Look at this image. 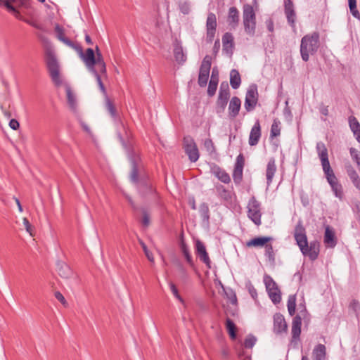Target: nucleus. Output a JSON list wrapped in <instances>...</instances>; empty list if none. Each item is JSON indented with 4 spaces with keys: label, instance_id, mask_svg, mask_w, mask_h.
<instances>
[{
    "label": "nucleus",
    "instance_id": "nucleus-1",
    "mask_svg": "<svg viewBox=\"0 0 360 360\" xmlns=\"http://www.w3.org/2000/svg\"><path fill=\"white\" fill-rule=\"evenodd\" d=\"M72 49L77 52L87 69L95 75L101 91L105 94V89L99 73L105 74L106 66L98 47H96V54L94 50L90 48L87 49L84 53L82 46L78 44H76Z\"/></svg>",
    "mask_w": 360,
    "mask_h": 360
},
{
    "label": "nucleus",
    "instance_id": "nucleus-2",
    "mask_svg": "<svg viewBox=\"0 0 360 360\" xmlns=\"http://www.w3.org/2000/svg\"><path fill=\"white\" fill-rule=\"evenodd\" d=\"M294 237L302 253L308 257L311 260H315L319 253V243L312 241L309 245L303 226L299 223L295 229Z\"/></svg>",
    "mask_w": 360,
    "mask_h": 360
},
{
    "label": "nucleus",
    "instance_id": "nucleus-3",
    "mask_svg": "<svg viewBox=\"0 0 360 360\" xmlns=\"http://www.w3.org/2000/svg\"><path fill=\"white\" fill-rule=\"evenodd\" d=\"M319 47V34L314 32L304 36L301 40L300 53L304 61H308L310 55L314 54Z\"/></svg>",
    "mask_w": 360,
    "mask_h": 360
},
{
    "label": "nucleus",
    "instance_id": "nucleus-4",
    "mask_svg": "<svg viewBox=\"0 0 360 360\" xmlns=\"http://www.w3.org/2000/svg\"><path fill=\"white\" fill-rule=\"evenodd\" d=\"M316 151L321 160L323 171L325 174L327 181L330 186H333L339 183L337 177L335 176L328 160V150L326 145L323 142H318L316 143Z\"/></svg>",
    "mask_w": 360,
    "mask_h": 360
},
{
    "label": "nucleus",
    "instance_id": "nucleus-5",
    "mask_svg": "<svg viewBox=\"0 0 360 360\" xmlns=\"http://www.w3.org/2000/svg\"><path fill=\"white\" fill-rule=\"evenodd\" d=\"M45 59L53 82L56 86L61 85L63 81L60 75L59 64L55 51L51 46L46 49Z\"/></svg>",
    "mask_w": 360,
    "mask_h": 360
},
{
    "label": "nucleus",
    "instance_id": "nucleus-6",
    "mask_svg": "<svg viewBox=\"0 0 360 360\" xmlns=\"http://www.w3.org/2000/svg\"><path fill=\"white\" fill-rule=\"evenodd\" d=\"M243 23L245 33L253 36L256 29V15L250 4H245L243 7Z\"/></svg>",
    "mask_w": 360,
    "mask_h": 360
},
{
    "label": "nucleus",
    "instance_id": "nucleus-7",
    "mask_svg": "<svg viewBox=\"0 0 360 360\" xmlns=\"http://www.w3.org/2000/svg\"><path fill=\"white\" fill-rule=\"evenodd\" d=\"M248 217L257 226L261 224V210L260 203L252 197L248 204Z\"/></svg>",
    "mask_w": 360,
    "mask_h": 360
},
{
    "label": "nucleus",
    "instance_id": "nucleus-8",
    "mask_svg": "<svg viewBox=\"0 0 360 360\" xmlns=\"http://www.w3.org/2000/svg\"><path fill=\"white\" fill-rule=\"evenodd\" d=\"M264 282L269 297L274 303H278L281 301V293L276 282L269 276L265 275Z\"/></svg>",
    "mask_w": 360,
    "mask_h": 360
},
{
    "label": "nucleus",
    "instance_id": "nucleus-9",
    "mask_svg": "<svg viewBox=\"0 0 360 360\" xmlns=\"http://www.w3.org/2000/svg\"><path fill=\"white\" fill-rule=\"evenodd\" d=\"M184 148L191 162H196L200 156L199 150L193 139L187 136L184 139Z\"/></svg>",
    "mask_w": 360,
    "mask_h": 360
},
{
    "label": "nucleus",
    "instance_id": "nucleus-10",
    "mask_svg": "<svg viewBox=\"0 0 360 360\" xmlns=\"http://www.w3.org/2000/svg\"><path fill=\"white\" fill-rule=\"evenodd\" d=\"M258 101V92L257 87L255 84L250 85L248 89L245 100V108L248 112H250L254 110Z\"/></svg>",
    "mask_w": 360,
    "mask_h": 360
},
{
    "label": "nucleus",
    "instance_id": "nucleus-11",
    "mask_svg": "<svg viewBox=\"0 0 360 360\" xmlns=\"http://www.w3.org/2000/svg\"><path fill=\"white\" fill-rule=\"evenodd\" d=\"M211 57L210 56H206L201 63L198 76V84L200 86H205L211 68Z\"/></svg>",
    "mask_w": 360,
    "mask_h": 360
},
{
    "label": "nucleus",
    "instance_id": "nucleus-12",
    "mask_svg": "<svg viewBox=\"0 0 360 360\" xmlns=\"http://www.w3.org/2000/svg\"><path fill=\"white\" fill-rule=\"evenodd\" d=\"M137 217L142 228H148L152 219L151 209L148 206L140 207L138 210Z\"/></svg>",
    "mask_w": 360,
    "mask_h": 360
},
{
    "label": "nucleus",
    "instance_id": "nucleus-13",
    "mask_svg": "<svg viewBox=\"0 0 360 360\" xmlns=\"http://www.w3.org/2000/svg\"><path fill=\"white\" fill-rule=\"evenodd\" d=\"M285 14L288 20V22L295 32V20L296 13L294 9V6L291 0H285Z\"/></svg>",
    "mask_w": 360,
    "mask_h": 360
},
{
    "label": "nucleus",
    "instance_id": "nucleus-14",
    "mask_svg": "<svg viewBox=\"0 0 360 360\" xmlns=\"http://www.w3.org/2000/svg\"><path fill=\"white\" fill-rule=\"evenodd\" d=\"M140 174L136 168V188L144 195H153V188L150 182L146 179H141Z\"/></svg>",
    "mask_w": 360,
    "mask_h": 360
},
{
    "label": "nucleus",
    "instance_id": "nucleus-15",
    "mask_svg": "<svg viewBox=\"0 0 360 360\" xmlns=\"http://www.w3.org/2000/svg\"><path fill=\"white\" fill-rule=\"evenodd\" d=\"M287 323L283 316L281 314H276L274 316V332L276 334L286 333Z\"/></svg>",
    "mask_w": 360,
    "mask_h": 360
},
{
    "label": "nucleus",
    "instance_id": "nucleus-16",
    "mask_svg": "<svg viewBox=\"0 0 360 360\" xmlns=\"http://www.w3.org/2000/svg\"><path fill=\"white\" fill-rule=\"evenodd\" d=\"M207 37L210 41H212L217 27V18L213 13H209L207 15Z\"/></svg>",
    "mask_w": 360,
    "mask_h": 360
},
{
    "label": "nucleus",
    "instance_id": "nucleus-17",
    "mask_svg": "<svg viewBox=\"0 0 360 360\" xmlns=\"http://www.w3.org/2000/svg\"><path fill=\"white\" fill-rule=\"evenodd\" d=\"M241 107V101L237 96H233L229 104V117L231 119L235 118L239 114Z\"/></svg>",
    "mask_w": 360,
    "mask_h": 360
},
{
    "label": "nucleus",
    "instance_id": "nucleus-18",
    "mask_svg": "<svg viewBox=\"0 0 360 360\" xmlns=\"http://www.w3.org/2000/svg\"><path fill=\"white\" fill-rule=\"evenodd\" d=\"M260 136L261 127L259 120H257L250 133L249 144L252 146L257 145L259 141Z\"/></svg>",
    "mask_w": 360,
    "mask_h": 360
},
{
    "label": "nucleus",
    "instance_id": "nucleus-19",
    "mask_svg": "<svg viewBox=\"0 0 360 360\" xmlns=\"http://www.w3.org/2000/svg\"><path fill=\"white\" fill-rule=\"evenodd\" d=\"M55 32L56 38L66 46L73 49L76 45L77 43L72 41L65 37L64 28L58 24L55 25Z\"/></svg>",
    "mask_w": 360,
    "mask_h": 360
},
{
    "label": "nucleus",
    "instance_id": "nucleus-20",
    "mask_svg": "<svg viewBox=\"0 0 360 360\" xmlns=\"http://www.w3.org/2000/svg\"><path fill=\"white\" fill-rule=\"evenodd\" d=\"M57 271L60 277L68 279L73 276L71 268L63 261H58L56 263Z\"/></svg>",
    "mask_w": 360,
    "mask_h": 360
},
{
    "label": "nucleus",
    "instance_id": "nucleus-21",
    "mask_svg": "<svg viewBox=\"0 0 360 360\" xmlns=\"http://www.w3.org/2000/svg\"><path fill=\"white\" fill-rule=\"evenodd\" d=\"M197 254L201 261H202L208 267H210V259L206 251L204 244L198 240L195 244Z\"/></svg>",
    "mask_w": 360,
    "mask_h": 360
},
{
    "label": "nucleus",
    "instance_id": "nucleus-22",
    "mask_svg": "<svg viewBox=\"0 0 360 360\" xmlns=\"http://www.w3.org/2000/svg\"><path fill=\"white\" fill-rule=\"evenodd\" d=\"M302 319L299 316L294 317L292 323V342L297 341L301 333Z\"/></svg>",
    "mask_w": 360,
    "mask_h": 360
},
{
    "label": "nucleus",
    "instance_id": "nucleus-23",
    "mask_svg": "<svg viewBox=\"0 0 360 360\" xmlns=\"http://www.w3.org/2000/svg\"><path fill=\"white\" fill-rule=\"evenodd\" d=\"M227 21L229 26L235 29L239 22V12L236 7H231L229 11Z\"/></svg>",
    "mask_w": 360,
    "mask_h": 360
},
{
    "label": "nucleus",
    "instance_id": "nucleus-24",
    "mask_svg": "<svg viewBox=\"0 0 360 360\" xmlns=\"http://www.w3.org/2000/svg\"><path fill=\"white\" fill-rule=\"evenodd\" d=\"M174 56L175 60L179 63H184L186 60V56L184 53L183 48L179 41L177 40L174 43Z\"/></svg>",
    "mask_w": 360,
    "mask_h": 360
},
{
    "label": "nucleus",
    "instance_id": "nucleus-25",
    "mask_svg": "<svg viewBox=\"0 0 360 360\" xmlns=\"http://www.w3.org/2000/svg\"><path fill=\"white\" fill-rule=\"evenodd\" d=\"M313 360H326V347L322 344L317 345L312 352Z\"/></svg>",
    "mask_w": 360,
    "mask_h": 360
},
{
    "label": "nucleus",
    "instance_id": "nucleus-26",
    "mask_svg": "<svg viewBox=\"0 0 360 360\" xmlns=\"http://www.w3.org/2000/svg\"><path fill=\"white\" fill-rule=\"evenodd\" d=\"M230 94L219 92L218 99L217 101V112H223L227 105Z\"/></svg>",
    "mask_w": 360,
    "mask_h": 360
},
{
    "label": "nucleus",
    "instance_id": "nucleus-27",
    "mask_svg": "<svg viewBox=\"0 0 360 360\" xmlns=\"http://www.w3.org/2000/svg\"><path fill=\"white\" fill-rule=\"evenodd\" d=\"M276 166L275 160L274 158H271L269 160L267 166H266V176L267 180V185L269 186L271 183L272 182L273 177L276 173Z\"/></svg>",
    "mask_w": 360,
    "mask_h": 360
},
{
    "label": "nucleus",
    "instance_id": "nucleus-28",
    "mask_svg": "<svg viewBox=\"0 0 360 360\" xmlns=\"http://www.w3.org/2000/svg\"><path fill=\"white\" fill-rule=\"evenodd\" d=\"M271 240V237H257L246 243L248 247H264Z\"/></svg>",
    "mask_w": 360,
    "mask_h": 360
},
{
    "label": "nucleus",
    "instance_id": "nucleus-29",
    "mask_svg": "<svg viewBox=\"0 0 360 360\" xmlns=\"http://www.w3.org/2000/svg\"><path fill=\"white\" fill-rule=\"evenodd\" d=\"M212 172L214 174V175L223 183L228 184L230 182L231 179L229 175L220 167L215 166L212 169Z\"/></svg>",
    "mask_w": 360,
    "mask_h": 360
},
{
    "label": "nucleus",
    "instance_id": "nucleus-30",
    "mask_svg": "<svg viewBox=\"0 0 360 360\" xmlns=\"http://www.w3.org/2000/svg\"><path fill=\"white\" fill-rule=\"evenodd\" d=\"M65 90L68 105L72 111L75 112L77 107L76 96L70 86H67Z\"/></svg>",
    "mask_w": 360,
    "mask_h": 360
},
{
    "label": "nucleus",
    "instance_id": "nucleus-31",
    "mask_svg": "<svg viewBox=\"0 0 360 360\" xmlns=\"http://www.w3.org/2000/svg\"><path fill=\"white\" fill-rule=\"evenodd\" d=\"M324 243L327 246L330 248L335 247L336 244L334 232L330 229L329 226H327L325 230Z\"/></svg>",
    "mask_w": 360,
    "mask_h": 360
},
{
    "label": "nucleus",
    "instance_id": "nucleus-32",
    "mask_svg": "<svg viewBox=\"0 0 360 360\" xmlns=\"http://www.w3.org/2000/svg\"><path fill=\"white\" fill-rule=\"evenodd\" d=\"M347 173L354 186L360 190V178L355 169L351 165L347 167Z\"/></svg>",
    "mask_w": 360,
    "mask_h": 360
},
{
    "label": "nucleus",
    "instance_id": "nucleus-33",
    "mask_svg": "<svg viewBox=\"0 0 360 360\" xmlns=\"http://www.w3.org/2000/svg\"><path fill=\"white\" fill-rule=\"evenodd\" d=\"M241 83L240 75L238 70L233 69L230 72V84L234 89H237Z\"/></svg>",
    "mask_w": 360,
    "mask_h": 360
},
{
    "label": "nucleus",
    "instance_id": "nucleus-34",
    "mask_svg": "<svg viewBox=\"0 0 360 360\" xmlns=\"http://www.w3.org/2000/svg\"><path fill=\"white\" fill-rule=\"evenodd\" d=\"M218 84V77L214 76V71L212 72L211 79L209 83L207 94L209 96H212L214 95Z\"/></svg>",
    "mask_w": 360,
    "mask_h": 360
},
{
    "label": "nucleus",
    "instance_id": "nucleus-35",
    "mask_svg": "<svg viewBox=\"0 0 360 360\" xmlns=\"http://www.w3.org/2000/svg\"><path fill=\"white\" fill-rule=\"evenodd\" d=\"M226 328L231 339L236 338V328L235 323L229 317L226 318Z\"/></svg>",
    "mask_w": 360,
    "mask_h": 360
},
{
    "label": "nucleus",
    "instance_id": "nucleus-36",
    "mask_svg": "<svg viewBox=\"0 0 360 360\" xmlns=\"http://www.w3.org/2000/svg\"><path fill=\"white\" fill-rule=\"evenodd\" d=\"M222 44L224 49L232 48L233 37L231 33L226 32L222 37Z\"/></svg>",
    "mask_w": 360,
    "mask_h": 360
},
{
    "label": "nucleus",
    "instance_id": "nucleus-37",
    "mask_svg": "<svg viewBox=\"0 0 360 360\" xmlns=\"http://www.w3.org/2000/svg\"><path fill=\"white\" fill-rule=\"evenodd\" d=\"M281 133V122L277 119L274 120L273 124L271 127V137H276Z\"/></svg>",
    "mask_w": 360,
    "mask_h": 360
},
{
    "label": "nucleus",
    "instance_id": "nucleus-38",
    "mask_svg": "<svg viewBox=\"0 0 360 360\" xmlns=\"http://www.w3.org/2000/svg\"><path fill=\"white\" fill-rule=\"evenodd\" d=\"M330 187L335 197L338 198L340 200H342L344 194L342 185L340 183H337Z\"/></svg>",
    "mask_w": 360,
    "mask_h": 360
},
{
    "label": "nucleus",
    "instance_id": "nucleus-39",
    "mask_svg": "<svg viewBox=\"0 0 360 360\" xmlns=\"http://www.w3.org/2000/svg\"><path fill=\"white\" fill-rule=\"evenodd\" d=\"M287 306L289 314L292 316L295 314L296 307V299L295 295L289 297Z\"/></svg>",
    "mask_w": 360,
    "mask_h": 360
},
{
    "label": "nucleus",
    "instance_id": "nucleus-40",
    "mask_svg": "<svg viewBox=\"0 0 360 360\" xmlns=\"http://www.w3.org/2000/svg\"><path fill=\"white\" fill-rule=\"evenodd\" d=\"M349 7L352 15L357 18L360 19V13L356 8V0H348Z\"/></svg>",
    "mask_w": 360,
    "mask_h": 360
},
{
    "label": "nucleus",
    "instance_id": "nucleus-41",
    "mask_svg": "<svg viewBox=\"0 0 360 360\" xmlns=\"http://www.w3.org/2000/svg\"><path fill=\"white\" fill-rule=\"evenodd\" d=\"M105 107L107 110L110 114L111 117L115 120L117 118V112L115 108L108 97H106L105 98Z\"/></svg>",
    "mask_w": 360,
    "mask_h": 360
},
{
    "label": "nucleus",
    "instance_id": "nucleus-42",
    "mask_svg": "<svg viewBox=\"0 0 360 360\" xmlns=\"http://www.w3.org/2000/svg\"><path fill=\"white\" fill-rule=\"evenodd\" d=\"M199 212L204 220L209 219V207L207 204L202 203L200 205Z\"/></svg>",
    "mask_w": 360,
    "mask_h": 360
},
{
    "label": "nucleus",
    "instance_id": "nucleus-43",
    "mask_svg": "<svg viewBox=\"0 0 360 360\" xmlns=\"http://www.w3.org/2000/svg\"><path fill=\"white\" fill-rule=\"evenodd\" d=\"M265 256L268 257L269 260L271 262L274 261V253L273 250V247L271 244H266L265 246Z\"/></svg>",
    "mask_w": 360,
    "mask_h": 360
},
{
    "label": "nucleus",
    "instance_id": "nucleus-44",
    "mask_svg": "<svg viewBox=\"0 0 360 360\" xmlns=\"http://www.w3.org/2000/svg\"><path fill=\"white\" fill-rule=\"evenodd\" d=\"M349 152H350L352 158L353 159V160H354L356 162V164L360 169V153H359V152L356 148H351L349 150Z\"/></svg>",
    "mask_w": 360,
    "mask_h": 360
},
{
    "label": "nucleus",
    "instance_id": "nucleus-45",
    "mask_svg": "<svg viewBox=\"0 0 360 360\" xmlns=\"http://www.w3.org/2000/svg\"><path fill=\"white\" fill-rule=\"evenodd\" d=\"M349 123L352 132L360 129V124L355 117H349Z\"/></svg>",
    "mask_w": 360,
    "mask_h": 360
},
{
    "label": "nucleus",
    "instance_id": "nucleus-46",
    "mask_svg": "<svg viewBox=\"0 0 360 360\" xmlns=\"http://www.w3.org/2000/svg\"><path fill=\"white\" fill-rule=\"evenodd\" d=\"M243 176V169L234 167L233 178L236 183H240Z\"/></svg>",
    "mask_w": 360,
    "mask_h": 360
},
{
    "label": "nucleus",
    "instance_id": "nucleus-47",
    "mask_svg": "<svg viewBox=\"0 0 360 360\" xmlns=\"http://www.w3.org/2000/svg\"><path fill=\"white\" fill-rule=\"evenodd\" d=\"M170 290L173 294V295L181 302L184 303V299L181 297L179 293L178 289L176 285L173 283H169Z\"/></svg>",
    "mask_w": 360,
    "mask_h": 360
},
{
    "label": "nucleus",
    "instance_id": "nucleus-48",
    "mask_svg": "<svg viewBox=\"0 0 360 360\" xmlns=\"http://www.w3.org/2000/svg\"><path fill=\"white\" fill-rule=\"evenodd\" d=\"M2 2L1 5L4 6L9 11L13 12L16 15L18 14L15 8L11 5V3H14L13 1L11 0H4Z\"/></svg>",
    "mask_w": 360,
    "mask_h": 360
},
{
    "label": "nucleus",
    "instance_id": "nucleus-49",
    "mask_svg": "<svg viewBox=\"0 0 360 360\" xmlns=\"http://www.w3.org/2000/svg\"><path fill=\"white\" fill-rule=\"evenodd\" d=\"M181 12L184 14L189 13L191 11V6L188 2H181L179 4Z\"/></svg>",
    "mask_w": 360,
    "mask_h": 360
},
{
    "label": "nucleus",
    "instance_id": "nucleus-50",
    "mask_svg": "<svg viewBox=\"0 0 360 360\" xmlns=\"http://www.w3.org/2000/svg\"><path fill=\"white\" fill-rule=\"evenodd\" d=\"M204 146L210 153H212L215 150L214 143L211 139H206L204 141Z\"/></svg>",
    "mask_w": 360,
    "mask_h": 360
},
{
    "label": "nucleus",
    "instance_id": "nucleus-51",
    "mask_svg": "<svg viewBox=\"0 0 360 360\" xmlns=\"http://www.w3.org/2000/svg\"><path fill=\"white\" fill-rule=\"evenodd\" d=\"M256 342V338L253 336H248L244 342V345L247 348H251Z\"/></svg>",
    "mask_w": 360,
    "mask_h": 360
},
{
    "label": "nucleus",
    "instance_id": "nucleus-52",
    "mask_svg": "<svg viewBox=\"0 0 360 360\" xmlns=\"http://www.w3.org/2000/svg\"><path fill=\"white\" fill-rule=\"evenodd\" d=\"M244 163H245V160H244L243 155L242 154H240L239 155H238V157L236 158L235 167L240 168V169H243Z\"/></svg>",
    "mask_w": 360,
    "mask_h": 360
},
{
    "label": "nucleus",
    "instance_id": "nucleus-53",
    "mask_svg": "<svg viewBox=\"0 0 360 360\" xmlns=\"http://www.w3.org/2000/svg\"><path fill=\"white\" fill-rule=\"evenodd\" d=\"M182 251H183V253H184V256L186 257V259L187 262L188 264H190L191 265H192V264H193V262H192V257L190 255L189 252H188L187 248L185 245L182 246Z\"/></svg>",
    "mask_w": 360,
    "mask_h": 360
},
{
    "label": "nucleus",
    "instance_id": "nucleus-54",
    "mask_svg": "<svg viewBox=\"0 0 360 360\" xmlns=\"http://www.w3.org/2000/svg\"><path fill=\"white\" fill-rule=\"evenodd\" d=\"M130 161H131V167H132L131 172L130 174V179H131V182H135V160L132 157H131Z\"/></svg>",
    "mask_w": 360,
    "mask_h": 360
},
{
    "label": "nucleus",
    "instance_id": "nucleus-55",
    "mask_svg": "<svg viewBox=\"0 0 360 360\" xmlns=\"http://www.w3.org/2000/svg\"><path fill=\"white\" fill-rule=\"evenodd\" d=\"M55 297L64 306L68 304L64 296L60 292H55Z\"/></svg>",
    "mask_w": 360,
    "mask_h": 360
},
{
    "label": "nucleus",
    "instance_id": "nucleus-56",
    "mask_svg": "<svg viewBox=\"0 0 360 360\" xmlns=\"http://www.w3.org/2000/svg\"><path fill=\"white\" fill-rule=\"evenodd\" d=\"M22 222H23V224L25 226V230L32 236V226L30 224L28 219L25 217V218L22 219Z\"/></svg>",
    "mask_w": 360,
    "mask_h": 360
},
{
    "label": "nucleus",
    "instance_id": "nucleus-57",
    "mask_svg": "<svg viewBox=\"0 0 360 360\" xmlns=\"http://www.w3.org/2000/svg\"><path fill=\"white\" fill-rule=\"evenodd\" d=\"M219 92L221 93H225V94H230L229 92V87L227 82H222L220 85Z\"/></svg>",
    "mask_w": 360,
    "mask_h": 360
},
{
    "label": "nucleus",
    "instance_id": "nucleus-58",
    "mask_svg": "<svg viewBox=\"0 0 360 360\" xmlns=\"http://www.w3.org/2000/svg\"><path fill=\"white\" fill-rule=\"evenodd\" d=\"M9 127L12 129L17 130L20 127V124L16 120L12 119L9 122Z\"/></svg>",
    "mask_w": 360,
    "mask_h": 360
},
{
    "label": "nucleus",
    "instance_id": "nucleus-59",
    "mask_svg": "<svg viewBox=\"0 0 360 360\" xmlns=\"http://www.w3.org/2000/svg\"><path fill=\"white\" fill-rule=\"evenodd\" d=\"M221 356L224 358H227L229 355V349L226 347H223L221 349Z\"/></svg>",
    "mask_w": 360,
    "mask_h": 360
},
{
    "label": "nucleus",
    "instance_id": "nucleus-60",
    "mask_svg": "<svg viewBox=\"0 0 360 360\" xmlns=\"http://www.w3.org/2000/svg\"><path fill=\"white\" fill-rule=\"evenodd\" d=\"M354 136L356 137V139L359 143H360V129L358 130H356L353 131Z\"/></svg>",
    "mask_w": 360,
    "mask_h": 360
},
{
    "label": "nucleus",
    "instance_id": "nucleus-61",
    "mask_svg": "<svg viewBox=\"0 0 360 360\" xmlns=\"http://www.w3.org/2000/svg\"><path fill=\"white\" fill-rule=\"evenodd\" d=\"M13 198H14V200H15V202H16V204L18 205V208L19 212H22V205L20 204V200L17 198H15V197H14Z\"/></svg>",
    "mask_w": 360,
    "mask_h": 360
},
{
    "label": "nucleus",
    "instance_id": "nucleus-62",
    "mask_svg": "<svg viewBox=\"0 0 360 360\" xmlns=\"http://www.w3.org/2000/svg\"><path fill=\"white\" fill-rule=\"evenodd\" d=\"M146 256L147 257L148 259L151 262H154V258L152 255V254L150 252V251L148 250V252H146L145 253Z\"/></svg>",
    "mask_w": 360,
    "mask_h": 360
},
{
    "label": "nucleus",
    "instance_id": "nucleus-63",
    "mask_svg": "<svg viewBox=\"0 0 360 360\" xmlns=\"http://www.w3.org/2000/svg\"><path fill=\"white\" fill-rule=\"evenodd\" d=\"M85 41L89 45H91L93 44L92 40L89 34L85 35Z\"/></svg>",
    "mask_w": 360,
    "mask_h": 360
},
{
    "label": "nucleus",
    "instance_id": "nucleus-64",
    "mask_svg": "<svg viewBox=\"0 0 360 360\" xmlns=\"http://www.w3.org/2000/svg\"><path fill=\"white\" fill-rule=\"evenodd\" d=\"M139 243L141 245L143 250L144 251V253H146V252L148 251L147 246L145 245V243L142 240H140Z\"/></svg>",
    "mask_w": 360,
    "mask_h": 360
}]
</instances>
